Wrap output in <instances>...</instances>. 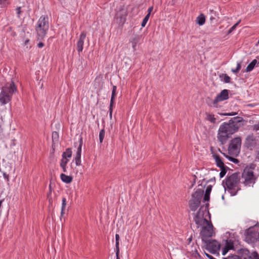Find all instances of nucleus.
Here are the masks:
<instances>
[{"mask_svg": "<svg viewBox=\"0 0 259 259\" xmlns=\"http://www.w3.org/2000/svg\"><path fill=\"white\" fill-rule=\"evenodd\" d=\"M241 139L236 137L231 140L228 147V152L230 155H237L240 151Z\"/></svg>", "mask_w": 259, "mask_h": 259, "instance_id": "7", "label": "nucleus"}, {"mask_svg": "<svg viewBox=\"0 0 259 259\" xmlns=\"http://www.w3.org/2000/svg\"><path fill=\"white\" fill-rule=\"evenodd\" d=\"M60 178L62 181L66 183H70L72 181V178L71 176H67L64 174H61Z\"/></svg>", "mask_w": 259, "mask_h": 259, "instance_id": "18", "label": "nucleus"}, {"mask_svg": "<svg viewBox=\"0 0 259 259\" xmlns=\"http://www.w3.org/2000/svg\"><path fill=\"white\" fill-rule=\"evenodd\" d=\"M211 153L212 154V157L215 159L216 164L218 167L222 168V167L225 166L224 162L222 161L220 157L218 155L214 153L212 151L211 152Z\"/></svg>", "mask_w": 259, "mask_h": 259, "instance_id": "16", "label": "nucleus"}, {"mask_svg": "<svg viewBox=\"0 0 259 259\" xmlns=\"http://www.w3.org/2000/svg\"><path fill=\"white\" fill-rule=\"evenodd\" d=\"M243 121L241 117H235L228 122H223L219 127L217 138L222 145L225 144L231 136L237 132L240 127V122Z\"/></svg>", "mask_w": 259, "mask_h": 259, "instance_id": "1", "label": "nucleus"}, {"mask_svg": "<svg viewBox=\"0 0 259 259\" xmlns=\"http://www.w3.org/2000/svg\"><path fill=\"white\" fill-rule=\"evenodd\" d=\"M243 183L245 186H249L255 183V178L252 170L248 168H245L242 174Z\"/></svg>", "mask_w": 259, "mask_h": 259, "instance_id": "9", "label": "nucleus"}, {"mask_svg": "<svg viewBox=\"0 0 259 259\" xmlns=\"http://www.w3.org/2000/svg\"><path fill=\"white\" fill-rule=\"evenodd\" d=\"M228 98L229 91L228 90L224 89L217 95L214 100L211 101L210 103H208V105L211 107L218 108L219 107L218 103L219 102L226 100Z\"/></svg>", "mask_w": 259, "mask_h": 259, "instance_id": "10", "label": "nucleus"}, {"mask_svg": "<svg viewBox=\"0 0 259 259\" xmlns=\"http://www.w3.org/2000/svg\"><path fill=\"white\" fill-rule=\"evenodd\" d=\"M253 130L255 131H259V121L258 123L255 124L253 125Z\"/></svg>", "mask_w": 259, "mask_h": 259, "instance_id": "39", "label": "nucleus"}, {"mask_svg": "<svg viewBox=\"0 0 259 259\" xmlns=\"http://www.w3.org/2000/svg\"><path fill=\"white\" fill-rule=\"evenodd\" d=\"M223 154L226 156V157L228 158L230 161L233 162L234 163H238L239 162V160L237 159L230 157L227 155H225L224 153H223Z\"/></svg>", "mask_w": 259, "mask_h": 259, "instance_id": "36", "label": "nucleus"}, {"mask_svg": "<svg viewBox=\"0 0 259 259\" xmlns=\"http://www.w3.org/2000/svg\"><path fill=\"white\" fill-rule=\"evenodd\" d=\"M86 35V32L82 31L79 36L78 40L76 44V49L79 53L82 51L84 41L85 39Z\"/></svg>", "mask_w": 259, "mask_h": 259, "instance_id": "13", "label": "nucleus"}, {"mask_svg": "<svg viewBox=\"0 0 259 259\" xmlns=\"http://www.w3.org/2000/svg\"><path fill=\"white\" fill-rule=\"evenodd\" d=\"M119 235L117 234L115 235V247H116V252H119Z\"/></svg>", "mask_w": 259, "mask_h": 259, "instance_id": "28", "label": "nucleus"}, {"mask_svg": "<svg viewBox=\"0 0 259 259\" xmlns=\"http://www.w3.org/2000/svg\"><path fill=\"white\" fill-rule=\"evenodd\" d=\"M205 244V248L210 253L215 254L218 253L220 249V244L215 240H206L204 241Z\"/></svg>", "mask_w": 259, "mask_h": 259, "instance_id": "11", "label": "nucleus"}, {"mask_svg": "<svg viewBox=\"0 0 259 259\" xmlns=\"http://www.w3.org/2000/svg\"><path fill=\"white\" fill-rule=\"evenodd\" d=\"M7 0H0V4H3L4 2H5Z\"/></svg>", "mask_w": 259, "mask_h": 259, "instance_id": "52", "label": "nucleus"}, {"mask_svg": "<svg viewBox=\"0 0 259 259\" xmlns=\"http://www.w3.org/2000/svg\"><path fill=\"white\" fill-rule=\"evenodd\" d=\"M212 189V186L209 185L207 187L205 190V193L203 197L204 201H208L209 200V196Z\"/></svg>", "mask_w": 259, "mask_h": 259, "instance_id": "17", "label": "nucleus"}, {"mask_svg": "<svg viewBox=\"0 0 259 259\" xmlns=\"http://www.w3.org/2000/svg\"><path fill=\"white\" fill-rule=\"evenodd\" d=\"M202 227V230L200 232V235L203 242L207 240L208 238L211 237L213 233V226L210 222H208L205 224L200 225Z\"/></svg>", "mask_w": 259, "mask_h": 259, "instance_id": "8", "label": "nucleus"}, {"mask_svg": "<svg viewBox=\"0 0 259 259\" xmlns=\"http://www.w3.org/2000/svg\"><path fill=\"white\" fill-rule=\"evenodd\" d=\"M44 46V44H43L42 42H39V43H38V47L39 48H41V47H42Z\"/></svg>", "mask_w": 259, "mask_h": 259, "instance_id": "50", "label": "nucleus"}, {"mask_svg": "<svg viewBox=\"0 0 259 259\" xmlns=\"http://www.w3.org/2000/svg\"><path fill=\"white\" fill-rule=\"evenodd\" d=\"M66 205V198H62V207H61V216H63V214H64V210H65Z\"/></svg>", "mask_w": 259, "mask_h": 259, "instance_id": "29", "label": "nucleus"}, {"mask_svg": "<svg viewBox=\"0 0 259 259\" xmlns=\"http://www.w3.org/2000/svg\"><path fill=\"white\" fill-rule=\"evenodd\" d=\"M16 91V88L13 82L7 83L2 88L0 93V103L2 105L9 103L11 100L12 95Z\"/></svg>", "mask_w": 259, "mask_h": 259, "instance_id": "4", "label": "nucleus"}, {"mask_svg": "<svg viewBox=\"0 0 259 259\" xmlns=\"http://www.w3.org/2000/svg\"><path fill=\"white\" fill-rule=\"evenodd\" d=\"M205 255L209 259H215L214 257H213L212 255L209 254L208 253L205 252Z\"/></svg>", "mask_w": 259, "mask_h": 259, "instance_id": "45", "label": "nucleus"}, {"mask_svg": "<svg viewBox=\"0 0 259 259\" xmlns=\"http://www.w3.org/2000/svg\"><path fill=\"white\" fill-rule=\"evenodd\" d=\"M116 86L113 85L112 90L111 97L110 100V104L114 105V100L116 95Z\"/></svg>", "mask_w": 259, "mask_h": 259, "instance_id": "22", "label": "nucleus"}, {"mask_svg": "<svg viewBox=\"0 0 259 259\" xmlns=\"http://www.w3.org/2000/svg\"><path fill=\"white\" fill-rule=\"evenodd\" d=\"M223 259H230V256H228V258H226V257H223Z\"/></svg>", "mask_w": 259, "mask_h": 259, "instance_id": "53", "label": "nucleus"}, {"mask_svg": "<svg viewBox=\"0 0 259 259\" xmlns=\"http://www.w3.org/2000/svg\"><path fill=\"white\" fill-rule=\"evenodd\" d=\"M219 76L222 80L223 78V80L225 83H230L231 82V78L227 74L222 73L219 75Z\"/></svg>", "mask_w": 259, "mask_h": 259, "instance_id": "24", "label": "nucleus"}, {"mask_svg": "<svg viewBox=\"0 0 259 259\" xmlns=\"http://www.w3.org/2000/svg\"><path fill=\"white\" fill-rule=\"evenodd\" d=\"M116 259H120L119 252H116Z\"/></svg>", "mask_w": 259, "mask_h": 259, "instance_id": "49", "label": "nucleus"}, {"mask_svg": "<svg viewBox=\"0 0 259 259\" xmlns=\"http://www.w3.org/2000/svg\"><path fill=\"white\" fill-rule=\"evenodd\" d=\"M221 169V171L220 173V178H223L226 174L227 171V167H226L225 166H224L223 167H222V168H220Z\"/></svg>", "mask_w": 259, "mask_h": 259, "instance_id": "31", "label": "nucleus"}, {"mask_svg": "<svg viewBox=\"0 0 259 259\" xmlns=\"http://www.w3.org/2000/svg\"><path fill=\"white\" fill-rule=\"evenodd\" d=\"M113 105L110 104L109 106V117L110 119L112 118V112H113Z\"/></svg>", "mask_w": 259, "mask_h": 259, "instance_id": "38", "label": "nucleus"}, {"mask_svg": "<svg viewBox=\"0 0 259 259\" xmlns=\"http://www.w3.org/2000/svg\"><path fill=\"white\" fill-rule=\"evenodd\" d=\"M4 177L8 180L9 176L6 173H4Z\"/></svg>", "mask_w": 259, "mask_h": 259, "instance_id": "51", "label": "nucleus"}, {"mask_svg": "<svg viewBox=\"0 0 259 259\" xmlns=\"http://www.w3.org/2000/svg\"><path fill=\"white\" fill-rule=\"evenodd\" d=\"M230 259H241L239 256L237 255H233L230 256Z\"/></svg>", "mask_w": 259, "mask_h": 259, "instance_id": "41", "label": "nucleus"}, {"mask_svg": "<svg viewBox=\"0 0 259 259\" xmlns=\"http://www.w3.org/2000/svg\"><path fill=\"white\" fill-rule=\"evenodd\" d=\"M240 20H239L238 22L235 24L228 31V33H231L236 27V26L240 23Z\"/></svg>", "mask_w": 259, "mask_h": 259, "instance_id": "37", "label": "nucleus"}, {"mask_svg": "<svg viewBox=\"0 0 259 259\" xmlns=\"http://www.w3.org/2000/svg\"><path fill=\"white\" fill-rule=\"evenodd\" d=\"M257 60L254 59L250 63H249L246 68V72H250L252 71L254 68L255 65L257 64Z\"/></svg>", "mask_w": 259, "mask_h": 259, "instance_id": "23", "label": "nucleus"}, {"mask_svg": "<svg viewBox=\"0 0 259 259\" xmlns=\"http://www.w3.org/2000/svg\"><path fill=\"white\" fill-rule=\"evenodd\" d=\"M229 251L228 249L226 248L225 247L223 248L222 251V254L225 255Z\"/></svg>", "mask_w": 259, "mask_h": 259, "instance_id": "43", "label": "nucleus"}, {"mask_svg": "<svg viewBox=\"0 0 259 259\" xmlns=\"http://www.w3.org/2000/svg\"><path fill=\"white\" fill-rule=\"evenodd\" d=\"M249 259H259V256L255 251L251 253L249 256Z\"/></svg>", "mask_w": 259, "mask_h": 259, "instance_id": "33", "label": "nucleus"}, {"mask_svg": "<svg viewBox=\"0 0 259 259\" xmlns=\"http://www.w3.org/2000/svg\"><path fill=\"white\" fill-rule=\"evenodd\" d=\"M237 114V112L226 113L223 114L224 115H226V116H233V115H236Z\"/></svg>", "mask_w": 259, "mask_h": 259, "instance_id": "40", "label": "nucleus"}, {"mask_svg": "<svg viewBox=\"0 0 259 259\" xmlns=\"http://www.w3.org/2000/svg\"><path fill=\"white\" fill-rule=\"evenodd\" d=\"M205 21V16L203 14L200 15L197 18V23L200 25H202L204 24Z\"/></svg>", "mask_w": 259, "mask_h": 259, "instance_id": "26", "label": "nucleus"}, {"mask_svg": "<svg viewBox=\"0 0 259 259\" xmlns=\"http://www.w3.org/2000/svg\"><path fill=\"white\" fill-rule=\"evenodd\" d=\"M60 2L61 3V5L64 6L66 4V0H59Z\"/></svg>", "mask_w": 259, "mask_h": 259, "instance_id": "47", "label": "nucleus"}, {"mask_svg": "<svg viewBox=\"0 0 259 259\" xmlns=\"http://www.w3.org/2000/svg\"><path fill=\"white\" fill-rule=\"evenodd\" d=\"M59 138V135L57 132H54L52 133V141L53 142L54 141H57Z\"/></svg>", "mask_w": 259, "mask_h": 259, "instance_id": "34", "label": "nucleus"}, {"mask_svg": "<svg viewBox=\"0 0 259 259\" xmlns=\"http://www.w3.org/2000/svg\"><path fill=\"white\" fill-rule=\"evenodd\" d=\"M49 191L47 194V199L49 202V203L50 205H52L53 204V197H52V185H51V183L49 185Z\"/></svg>", "mask_w": 259, "mask_h": 259, "instance_id": "21", "label": "nucleus"}, {"mask_svg": "<svg viewBox=\"0 0 259 259\" xmlns=\"http://www.w3.org/2000/svg\"><path fill=\"white\" fill-rule=\"evenodd\" d=\"M206 119L211 123H215L216 122L217 119L214 117L213 114L206 113Z\"/></svg>", "mask_w": 259, "mask_h": 259, "instance_id": "27", "label": "nucleus"}, {"mask_svg": "<svg viewBox=\"0 0 259 259\" xmlns=\"http://www.w3.org/2000/svg\"><path fill=\"white\" fill-rule=\"evenodd\" d=\"M49 28V18L47 16H41L38 20L35 27L37 38L41 40L46 36Z\"/></svg>", "mask_w": 259, "mask_h": 259, "instance_id": "3", "label": "nucleus"}, {"mask_svg": "<svg viewBox=\"0 0 259 259\" xmlns=\"http://www.w3.org/2000/svg\"><path fill=\"white\" fill-rule=\"evenodd\" d=\"M240 183V177L239 174L234 173L226 178L224 187L232 196L235 195L240 189L239 185Z\"/></svg>", "mask_w": 259, "mask_h": 259, "instance_id": "2", "label": "nucleus"}, {"mask_svg": "<svg viewBox=\"0 0 259 259\" xmlns=\"http://www.w3.org/2000/svg\"><path fill=\"white\" fill-rule=\"evenodd\" d=\"M256 142L257 140L253 136H249L246 139L245 144L248 149L252 150L255 148Z\"/></svg>", "mask_w": 259, "mask_h": 259, "instance_id": "14", "label": "nucleus"}, {"mask_svg": "<svg viewBox=\"0 0 259 259\" xmlns=\"http://www.w3.org/2000/svg\"><path fill=\"white\" fill-rule=\"evenodd\" d=\"M153 10V7H151L150 8H149L148 10V14L147 15H149V16H150V14L152 12V11Z\"/></svg>", "mask_w": 259, "mask_h": 259, "instance_id": "46", "label": "nucleus"}, {"mask_svg": "<svg viewBox=\"0 0 259 259\" xmlns=\"http://www.w3.org/2000/svg\"><path fill=\"white\" fill-rule=\"evenodd\" d=\"M127 15V10L123 8H120L116 14L115 19L116 22L119 25H123L126 21Z\"/></svg>", "mask_w": 259, "mask_h": 259, "instance_id": "12", "label": "nucleus"}, {"mask_svg": "<svg viewBox=\"0 0 259 259\" xmlns=\"http://www.w3.org/2000/svg\"><path fill=\"white\" fill-rule=\"evenodd\" d=\"M232 72L234 73H237L239 72V70H237L236 68L235 69H232L231 70Z\"/></svg>", "mask_w": 259, "mask_h": 259, "instance_id": "48", "label": "nucleus"}, {"mask_svg": "<svg viewBox=\"0 0 259 259\" xmlns=\"http://www.w3.org/2000/svg\"><path fill=\"white\" fill-rule=\"evenodd\" d=\"M82 144V139L81 138L79 140V144L77 148V152L75 157V164L77 166H79L81 164V153Z\"/></svg>", "mask_w": 259, "mask_h": 259, "instance_id": "15", "label": "nucleus"}, {"mask_svg": "<svg viewBox=\"0 0 259 259\" xmlns=\"http://www.w3.org/2000/svg\"><path fill=\"white\" fill-rule=\"evenodd\" d=\"M241 62H238V63H237V67H236L237 70H239V71L240 70L241 67Z\"/></svg>", "mask_w": 259, "mask_h": 259, "instance_id": "44", "label": "nucleus"}, {"mask_svg": "<svg viewBox=\"0 0 259 259\" xmlns=\"http://www.w3.org/2000/svg\"><path fill=\"white\" fill-rule=\"evenodd\" d=\"M72 156V151L70 148H67L66 149L65 151L62 154V157L63 158H70Z\"/></svg>", "mask_w": 259, "mask_h": 259, "instance_id": "25", "label": "nucleus"}, {"mask_svg": "<svg viewBox=\"0 0 259 259\" xmlns=\"http://www.w3.org/2000/svg\"><path fill=\"white\" fill-rule=\"evenodd\" d=\"M208 203H207L205 207L201 206L194 218V221L196 224L198 225V228L199 226L205 224V223L208 222V221L204 218V215L208 213Z\"/></svg>", "mask_w": 259, "mask_h": 259, "instance_id": "5", "label": "nucleus"}, {"mask_svg": "<svg viewBox=\"0 0 259 259\" xmlns=\"http://www.w3.org/2000/svg\"><path fill=\"white\" fill-rule=\"evenodd\" d=\"M16 11H17V14L18 16L19 17V16L21 13V7H17L16 8Z\"/></svg>", "mask_w": 259, "mask_h": 259, "instance_id": "42", "label": "nucleus"}, {"mask_svg": "<svg viewBox=\"0 0 259 259\" xmlns=\"http://www.w3.org/2000/svg\"><path fill=\"white\" fill-rule=\"evenodd\" d=\"M226 248L228 249V250H230L233 249L234 248V244L231 241L226 240V245L225 246Z\"/></svg>", "mask_w": 259, "mask_h": 259, "instance_id": "30", "label": "nucleus"}, {"mask_svg": "<svg viewBox=\"0 0 259 259\" xmlns=\"http://www.w3.org/2000/svg\"><path fill=\"white\" fill-rule=\"evenodd\" d=\"M140 38H141L140 36L136 35L131 40V42L132 44L133 48L134 49V50H136V47L137 44L140 41Z\"/></svg>", "mask_w": 259, "mask_h": 259, "instance_id": "19", "label": "nucleus"}, {"mask_svg": "<svg viewBox=\"0 0 259 259\" xmlns=\"http://www.w3.org/2000/svg\"><path fill=\"white\" fill-rule=\"evenodd\" d=\"M69 161V159L66 158H63L62 157V158L60 162V166L63 169V170L64 172H67V169H66V165Z\"/></svg>", "mask_w": 259, "mask_h": 259, "instance_id": "20", "label": "nucleus"}, {"mask_svg": "<svg viewBox=\"0 0 259 259\" xmlns=\"http://www.w3.org/2000/svg\"><path fill=\"white\" fill-rule=\"evenodd\" d=\"M203 194V191L200 189L196 190L192 194V198L189 203L191 210L195 211L197 209L200 204Z\"/></svg>", "mask_w": 259, "mask_h": 259, "instance_id": "6", "label": "nucleus"}, {"mask_svg": "<svg viewBox=\"0 0 259 259\" xmlns=\"http://www.w3.org/2000/svg\"><path fill=\"white\" fill-rule=\"evenodd\" d=\"M105 132L104 129L101 130L99 133V141L100 143H102L103 141L105 136Z\"/></svg>", "mask_w": 259, "mask_h": 259, "instance_id": "32", "label": "nucleus"}, {"mask_svg": "<svg viewBox=\"0 0 259 259\" xmlns=\"http://www.w3.org/2000/svg\"><path fill=\"white\" fill-rule=\"evenodd\" d=\"M149 17L150 16H149V15H146V16L145 17V18H144V19L142 21V22L141 24L142 27H145V26L146 25V24L147 23V22L149 18Z\"/></svg>", "mask_w": 259, "mask_h": 259, "instance_id": "35", "label": "nucleus"}]
</instances>
